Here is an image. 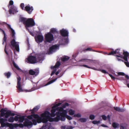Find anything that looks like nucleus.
<instances>
[{
	"mask_svg": "<svg viewBox=\"0 0 129 129\" xmlns=\"http://www.w3.org/2000/svg\"><path fill=\"white\" fill-rule=\"evenodd\" d=\"M19 21L25 25L26 27H31L35 25L34 20L32 18L27 19L26 18L21 17L19 19Z\"/></svg>",
	"mask_w": 129,
	"mask_h": 129,
	"instance_id": "f257e3e1",
	"label": "nucleus"
},
{
	"mask_svg": "<svg viewBox=\"0 0 129 129\" xmlns=\"http://www.w3.org/2000/svg\"><path fill=\"white\" fill-rule=\"evenodd\" d=\"M50 113L48 111H45L44 113H42L41 116L42 117H45V119H47V122L49 121L50 122L54 121L53 118L51 117L50 116Z\"/></svg>",
	"mask_w": 129,
	"mask_h": 129,
	"instance_id": "f03ea898",
	"label": "nucleus"
},
{
	"mask_svg": "<svg viewBox=\"0 0 129 129\" xmlns=\"http://www.w3.org/2000/svg\"><path fill=\"white\" fill-rule=\"evenodd\" d=\"M60 33L61 35L63 37H67L64 39V42L65 44H67L69 42L68 37L69 36V32L66 29H62L60 30Z\"/></svg>",
	"mask_w": 129,
	"mask_h": 129,
	"instance_id": "7ed1b4c3",
	"label": "nucleus"
},
{
	"mask_svg": "<svg viewBox=\"0 0 129 129\" xmlns=\"http://www.w3.org/2000/svg\"><path fill=\"white\" fill-rule=\"evenodd\" d=\"M45 37V41L47 42L50 43L54 40L53 36L50 32L46 34Z\"/></svg>",
	"mask_w": 129,
	"mask_h": 129,
	"instance_id": "20e7f679",
	"label": "nucleus"
},
{
	"mask_svg": "<svg viewBox=\"0 0 129 129\" xmlns=\"http://www.w3.org/2000/svg\"><path fill=\"white\" fill-rule=\"evenodd\" d=\"M10 43L11 45H10V46L11 48H12V47H15V49L17 51H19V42H16L15 40L14 39L11 40Z\"/></svg>",
	"mask_w": 129,
	"mask_h": 129,
	"instance_id": "39448f33",
	"label": "nucleus"
},
{
	"mask_svg": "<svg viewBox=\"0 0 129 129\" xmlns=\"http://www.w3.org/2000/svg\"><path fill=\"white\" fill-rule=\"evenodd\" d=\"M58 115L60 117V120L62 121H64L65 120V117L67 115V112L66 110H64L62 112H56Z\"/></svg>",
	"mask_w": 129,
	"mask_h": 129,
	"instance_id": "423d86ee",
	"label": "nucleus"
},
{
	"mask_svg": "<svg viewBox=\"0 0 129 129\" xmlns=\"http://www.w3.org/2000/svg\"><path fill=\"white\" fill-rule=\"evenodd\" d=\"M27 60L30 63L34 64L37 62L36 57L34 56H30L27 58Z\"/></svg>",
	"mask_w": 129,
	"mask_h": 129,
	"instance_id": "0eeeda50",
	"label": "nucleus"
},
{
	"mask_svg": "<svg viewBox=\"0 0 129 129\" xmlns=\"http://www.w3.org/2000/svg\"><path fill=\"white\" fill-rule=\"evenodd\" d=\"M21 80V79L20 77H19L17 78V85L16 86V87L18 90V91H17L18 92H22L23 91V89L21 87L20 82Z\"/></svg>",
	"mask_w": 129,
	"mask_h": 129,
	"instance_id": "6e6552de",
	"label": "nucleus"
},
{
	"mask_svg": "<svg viewBox=\"0 0 129 129\" xmlns=\"http://www.w3.org/2000/svg\"><path fill=\"white\" fill-rule=\"evenodd\" d=\"M35 39L37 43H41L44 40V37L42 35H39L35 37Z\"/></svg>",
	"mask_w": 129,
	"mask_h": 129,
	"instance_id": "1a4fd4ad",
	"label": "nucleus"
},
{
	"mask_svg": "<svg viewBox=\"0 0 129 129\" xmlns=\"http://www.w3.org/2000/svg\"><path fill=\"white\" fill-rule=\"evenodd\" d=\"M10 7V8L9 9V13L10 14H14L16 12H18L17 8L14 7V6H11Z\"/></svg>",
	"mask_w": 129,
	"mask_h": 129,
	"instance_id": "9d476101",
	"label": "nucleus"
},
{
	"mask_svg": "<svg viewBox=\"0 0 129 129\" xmlns=\"http://www.w3.org/2000/svg\"><path fill=\"white\" fill-rule=\"evenodd\" d=\"M34 9L32 6L30 7L29 5L25 7V10L27 11L29 14H31L33 10Z\"/></svg>",
	"mask_w": 129,
	"mask_h": 129,
	"instance_id": "9b49d317",
	"label": "nucleus"
},
{
	"mask_svg": "<svg viewBox=\"0 0 129 129\" xmlns=\"http://www.w3.org/2000/svg\"><path fill=\"white\" fill-rule=\"evenodd\" d=\"M37 120L38 122L39 123L42 122L44 123H46L47 121V119H45V117H42L41 116V117L39 116L37 119Z\"/></svg>",
	"mask_w": 129,
	"mask_h": 129,
	"instance_id": "f8f14e48",
	"label": "nucleus"
},
{
	"mask_svg": "<svg viewBox=\"0 0 129 129\" xmlns=\"http://www.w3.org/2000/svg\"><path fill=\"white\" fill-rule=\"evenodd\" d=\"M58 46L56 45H52V46L50 47L49 49V52L51 53H52L54 52H55L56 49Z\"/></svg>",
	"mask_w": 129,
	"mask_h": 129,
	"instance_id": "ddd939ff",
	"label": "nucleus"
},
{
	"mask_svg": "<svg viewBox=\"0 0 129 129\" xmlns=\"http://www.w3.org/2000/svg\"><path fill=\"white\" fill-rule=\"evenodd\" d=\"M120 50L119 49H116L115 51H112L108 54V55H113L114 54H117L118 55H121V53L120 52Z\"/></svg>",
	"mask_w": 129,
	"mask_h": 129,
	"instance_id": "4468645a",
	"label": "nucleus"
},
{
	"mask_svg": "<svg viewBox=\"0 0 129 129\" xmlns=\"http://www.w3.org/2000/svg\"><path fill=\"white\" fill-rule=\"evenodd\" d=\"M56 110V108L55 107H53V106L52 107L51 111V113H50V114L51 117H54L55 116L56 114V113H55V112Z\"/></svg>",
	"mask_w": 129,
	"mask_h": 129,
	"instance_id": "2eb2a0df",
	"label": "nucleus"
},
{
	"mask_svg": "<svg viewBox=\"0 0 129 129\" xmlns=\"http://www.w3.org/2000/svg\"><path fill=\"white\" fill-rule=\"evenodd\" d=\"M32 124L31 121H30L29 120L27 119H26L25 122L23 123L24 125L25 126H31L32 125Z\"/></svg>",
	"mask_w": 129,
	"mask_h": 129,
	"instance_id": "dca6fc26",
	"label": "nucleus"
},
{
	"mask_svg": "<svg viewBox=\"0 0 129 129\" xmlns=\"http://www.w3.org/2000/svg\"><path fill=\"white\" fill-rule=\"evenodd\" d=\"M39 73V71L38 70H36L35 71L32 70H30L29 72V74L32 75H37Z\"/></svg>",
	"mask_w": 129,
	"mask_h": 129,
	"instance_id": "f3484780",
	"label": "nucleus"
},
{
	"mask_svg": "<svg viewBox=\"0 0 129 129\" xmlns=\"http://www.w3.org/2000/svg\"><path fill=\"white\" fill-rule=\"evenodd\" d=\"M7 25L8 28L9 29H10L11 30V31L12 37L13 38H15V34L14 30L11 27L10 25L8 24H7Z\"/></svg>",
	"mask_w": 129,
	"mask_h": 129,
	"instance_id": "a211bd4d",
	"label": "nucleus"
},
{
	"mask_svg": "<svg viewBox=\"0 0 129 129\" xmlns=\"http://www.w3.org/2000/svg\"><path fill=\"white\" fill-rule=\"evenodd\" d=\"M0 30L1 31H2L3 32V34H4V37L3 38V42L2 44H4V42H5L6 43V40L7 38L6 37V34L5 33V32L4 30L1 29L0 28Z\"/></svg>",
	"mask_w": 129,
	"mask_h": 129,
	"instance_id": "6ab92c4d",
	"label": "nucleus"
},
{
	"mask_svg": "<svg viewBox=\"0 0 129 129\" xmlns=\"http://www.w3.org/2000/svg\"><path fill=\"white\" fill-rule=\"evenodd\" d=\"M40 107L39 106H36L34 107L33 109L30 110V111L31 112V114L35 113V112L38 111Z\"/></svg>",
	"mask_w": 129,
	"mask_h": 129,
	"instance_id": "aec40b11",
	"label": "nucleus"
},
{
	"mask_svg": "<svg viewBox=\"0 0 129 129\" xmlns=\"http://www.w3.org/2000/svg\"><path fill=\"white\" fill-rule=\"evenodd\" d=\"M62 76V75H61V76H59V75L58 77L57 78L54 79H52V80L49 81L46 84H45L44 86H47L48 85H49L50 84L54 82L55 81L57 80V79L58 78H59V77H61Z\"/></svg>",
	"mask_w": 129,
	"mask_h": 129,
	"instance_id": "412c9836",
	"label": "nucleus"
},
{
	"mask_svg": "<svg viewBox=\"0 0 129 129\" xmlns=\"http://www.w3.org/2000/svg\"><path fill=\"white\" fill-rule=\"evenodd\" d=\"M114 108L115 110L119 112H123L125 111L124 109L120 108L117 107H114Z\"/></svg>",
	"mask_w": 129,
	"mask_h": 129,
	"instance_id": "4be33fe9",
	"label": "nucleus"
},
{
	"mask_svg": "<svg viewBox=\"0 0 129 129\" xmlns=\"http://www.w3.org/2000/svg\"><path fill=\"white\" fill-rule=\"evenodd\" d=\"M118 75H121L125 76V78L127 79H129V77L127 75H125L124 73L122 72H119L118 73Z\"/></svg>",
	"mask_w": 129,
	"mask_h": 129,
	"instance_id": "5701e85b",
	"label": "nucleus"
},
{
	"mask_svg": "<svg viewBox=\"0 0 129 129\" xmlns=\"http://www.w3.org/2000/svg\"><path fill=\"white\" fill-rule=\"evenodd\" d=\"M115 56L118 61H123V60L122 59H123V56H122L121 55H116Z\"/></svg>",
	"mask_w": 129,
	"mask_h": 129,
	"instance_id": "b1692460",
	"label": "nucleus"
},
{
	"mask_svg": "<svg viewBox=\"0 0 129 129\" xmlns=\"http://www.w3.org/2000/svg\"><path fill=\"white\" fill-rule=\"evenodd\" d=\"M60 64V63L59 61H57L55 65L53 67L51 66V69H56L58 68Z\"/></svg>",
	"mask_w": 129,
	"mask_h": 129,
	"instance_id": "393cba45",
	"label": "nucleus"
},
{
	"mask_svg": "<svg viewBox=\"0 0 129 129\" xmlns=\"http://www.w3.org/2000/svg\"><path fill=\"white\" fill-rule=\"evenodd\" d=\"M1 115V117H3L5 115V112H6V110L4 109H2L0 111Z\"/></svg>",
	"mask_w": 129,
	"mask_h": 129,
	"instance_id": "a878e982",
	"label": "nucleus"
},
{
	"mask_svg": "<svg viewBox=\"0 0 129 129\" xmlns=\"http://www.w3.org/2000/svg\"><path fill=\"white\" fill-rule=\"evenodd\" d=\"M56 117L53 118L54 121L58 122L59 120H60V117H59V116L57 114V113H56Z\"/></svg>",
	"mask_w": 129,
	"mask_h": 129,
	"instance_id": "bb28decb",
	"label": "nucleus"
},
{
	"mask_svg": "<svg viewBox=\"0 0 129 129\" xmlns=\"http://www.w3.org/2000/svg\"><path fill=\"white\" fill-rule=\"evenodd\" d=\"M50 33H52L53 34H57L58 33L56 29L54 28H52L51 29Z\"/></svg>",
	"mask_w": 129,
	"mask_h": 129,
	"instance_id": "cd10ccee",
	"label": "nucleus"
},
{
	"mask_svg": "<svg viewBox=\"0 0 129 129\" xmlns=\"http://www.w3.org/2000/svg\"><path fill=\"white\" fill-rule=\"evenodd\" d=\"M92 69L96 70H98L99 71H101V72H102V73H103L104 74H108V72H107L105 70H101V69H99V70H97L96 69H95L94 68H92Z\"/></svg>",
	"mask_w": 129,
	"mask_h": 129,
	"instance_id": "c85d7f7f",
	"label": "nucleus"
},
{
	"mask_svg": "<svg viewBox=\"0 0 129 129\" xmlns=\"http://www.w3.org/2000/svg\"><path fill=\"white\" fill-rule=\"evenodd\" d=\"M25 119L24 117V116L19 117L18 121L19 122H22Z\"/></svg>",
	"mask_w": 129,
	"mask_h": 129,
	"instance_id": "c756f323",
	"label": "nucleus"
},
{
	"mask_svg": "<svg viewBox=\"0 0 129 129\" xmlns=\"http://www.w3.org/2000/svg\"><path fill=\"white\" fill-rule=\"evenodd\" d=\"M6 112L5 113V117L7 118H8L10 116V111L8 110L7 111H6Z\"/></svg>",
	"mask_w": 129,
	"mask_h": 129,
	"instance_id": "7c9ffc66",
	"label": "nucleus"
},
{
	"mask_svg": "<svg viewBox=\"0 0 129 129\" xmlns=\"http://www.w3.org/2000/svg\"><path fill=\"white\" fill-rule=\"evenodd\" d=\"M5 76L8 78H9L11 76V73L10 72H6L4 73Z\"/></svg>",
	"mask_w": 129,
	"mask_h": 129,
	"instance_id": "2f4dec72",
	"label": "nucleus"
},
{
	"mask_svg": "<svg viewBox=\"0 0 129 129\" xmlns=\"http://www.w3.org/2000/svg\"><path fill=\"white\" fill-rule=\"evenodd\" d=\"M70 59V57L67 56H63L62 58V60L63 61H65L68 60Z\"/></svg>",
	"mask_w": 129,
	"mask_h": 129,
	"instance_id": "473e14b6",
	"label": "nucleus"
},
{
	"mask_svg": "<svg viewBox=\"0 0 129 129\" xmlns=\"http://www.w3.org/2000/svg\"><path fill=\"white\" fill-rule=\"evenodd\" d=\"M7 126L11 128H13L14 127V125L12 123L7 122Z\"/></svg>",
	"mask_w": 129,
	"mask_h": 129,
	"instance_id": "72a5a7b5",
	"label": "nucleus"
},
{
	"mask_svg": "<svg viewBox=\"0 0 129 129\" xmlns=\"http://www.w3.org/2000/svg\"><path fill=\"white\" fill-rule=\"evenodd\" d=\"M56 111H58L59 112H63L64 110L63 108L61 107H59L56 108Z\"/></svg>",
	"mask_w": 129,
	"mask_h": 129,
	"instance_id": "f704fd0d",
	"label": "nucleus"
},
{
	"mask_svg": "<svg viewBox=\"0 0 129 129\" xmlns=\"http://www.w3.org/2000/svg\"><path fill=\"white\" fill-rule=\"evenodd\" d=\"M14 121V117H12L9 118L8 119V121L10 122H13Z\"/></svg>",
	"mask_w": 129,
	"mask_h": 129,
	"instance_id": "c9c22d12",
	"label": "nucleus"
},
{
	"mask_svg": "<svg viewBox=\"0 0 129 129\" xmlns=\"http://www.w3.org/2000/svg\"><path fill=\"white\" fill-rule=\"evenodd\" d=\"M79 120L82 122H84L86 121V119L85 118H81L79 119Z\"/></svg>",
	"mask_w": 129,
	"mask_h": 129,
	"instance_id": "e433bc0d",
	"label": "nucleus"
},
{
	"mask_svg": "<svg viewBox=\"0 0 129 129\" xmlns=\"http://www.w3.org/2000/svg\"><path fill=\"white\" fill-rule=\"evenodd\" d=\"M7 119L1 118L0 119V123H1L7 121Z\"/></svg>",
	"mask_w": 129,
	"mask_h": 129,
	"instance_id": "4c0bfd02",
	"label": "nucleus"
},
{
	"mask_svg": "<svg viewBox=\"0 0 129 129\" xmlns=\"http://www.w3.org/2000/svg\"><path fill=\"white\" fill-rule=\"evenodd\" d=\"M69 114L70 115H73L74 113V111L72 110V109L70 110L69 111Z\"/></svg>",
	"mask_w": 129,
	"mask_h": 129,
	"instance_id": "58836bf2",
	"label": "nucleus"
},
{
	"mask_svg": "<svg viewBox=\"0 0 129 129\" xmlns=\"http://www.w3.org/2000/svg\"><path fill=\"white\" fill-rule=\"evenodd\" d=\"M33 115V117L35 119H37L39 116L37 114H35V113L32 114Z\"/></svg>",
	"mask_w": 129,
	"mask_h": 129,
	"instance_id": "ea45409f",
	"label": "nucleus"
},
{
	"mask_svg": "<svg viewBox=\"0 0 129 129\" xmlns=\"http://www.w3.org/2000/svg\"><path fill=\"white\" fill-rule=\"evenodd\" d=\"M116 79L120 80L121 81H122V80H125V79H124V78L123 77H119L118 78H116Z\"/></svg>",
	"mask_w": 129,
	"mask_h": 129,
	"instance_id": "a19ab883",
	"label": "nucleus"
},
{
	"mask_svg": "<svg viewBox=\"0 0 129 129\" xmlns=\"http://www.w3.org/2000/svg\"><path fill=\"white\" fill-rule=\"evenodd\" d=\"M13 66L15 68H16L18 70H19L20 69V68L18 67L17 65V64L15 63L14 62H13Z\"/></svg>",
	"mask_w": 129,
	"mask_h": 129,
	"instance_id": "79ce46f5",
	"label": "nucleus"
},
{
	"mask_svg": "<svg viewBox=\"0 0 129 129\" xmlns=\"http://www.w3.org/2000/svg\"><path fill=\"white\" fill-rule=\"evenodd\" d=\"M13 3H14V2L13 1H12V0L10 1L9 2V6H8L9 8V6H14L13 5Z\"/></svg>",
	"mask_w": 129,
	"mask_h": 129,
	"instance_id": "37998d69",
	"label": "nucleus"
},
{
	"mask_svg": "<svg viewBox=\"0 0 129 129\" xmlns=\"http://www.w3.org/2000/svg\"><path fill=\"white\" fill-rule=\"evenodd\" d=\"M100 123V121L99 120L97 121L96 120H94L92 121V123L94 124H96L99 123Z\"/></svg>",
	"mask_w": 129,
	"mask_h": 129,
	"instance_id": "c03bdc74",
	"label": "nucleus"
},
{
	"mask_svg": "<svg viewBox=\"0 0 129 129\" xmlns=\"http://www.w3.org/2000/svg\"><path fill=\"white\" fill-rule=\"evenodd\" d=\"M83 60H85L86 61V62H91V60L89 59H81L80 61H83Z\"/></svg>",
	"mask_w": 129,
	"mask_h": 129,
	"instance_id": "a18cd8bd",
	"label": "nucleus"
},
{
	"mask_svg": "<svg viewBox=\"0 0 129 129\" xmlns=\"http://www.w3.org/2000/svg\"><path fill=\"white\" fill-rule=\"evenodd\" d=\"M20 7L22 10H25L24 9V4L23 3H21L20 5Z\"/></svg>",
	"mask_w": 129,
	"mask_h": 129,
	"instance_id": "49530a36",
	"label": "nucleus"
},
{
	"mask_svg": "<svg viewBox=\"0 0 129 129\" xmlns=\"http://www.w3.org/2000/svg\"><path fill=\"white\" fill-rule=\"evenodd\" d=\"M1 126L2 127H4L5 126H7V122L6 123L5 122L2 123H1Z\"/></svg>",
	"mask_w": 129,
	"mask_h": 129,
	"instance_id": "de8ad7c7",
	"label": "nucleus"
},
{
	"mask_svg": "<svg viewBox=\"0 0 129 129\" xmlns=\"http://www.w3.org/2000/svg\"><path fill=\"white\" fill-rule=\"evenodd\" d=\"M46 127L47 128V129H54V128L52 127L50 125L49 126H48L47 125H46Z\"/></svg>",
	"mask_w": 129,
	"mask_h": 129,
	"instance_id": "09e8293b",
	"label": "nucleus"
},
{
	"mask_svg": "<svg viewBox=\"0 0 129 129\" xmlns=\"http://www.w3.org/2000/svg\"><path fill=\"white\" fill-rule=\"evenodd\" d=\"M61 104V103H59L57 104H55L53 106V107H55L56 108L57 107L59 106Z\"/></svg>",
	"mask_w": 129,
	"mask_h": 129,
	"instance_id": "8fccbe9b",
	"label": "nucleus"
},
{
	"mask_svg": "<svg viewBox=\"0 0 129 129\" xmlns=\"http://www.w3.org/2000/svg\"><path fill=\"white\" fill-rule=\"evenodd\" d=\"M81 115L80 114H75L74 115V117H77L78 118L81 117Z\"/></svg>",
	"mask_w": 129,
	"mask_h": 129,
	"instance_id": "3c124183",
	"label": "nucleus"
},
{
	"mask_svg": "<svg viewBox=\"0 0 129 129\" xmlns=\"http://www.w3.org/2000/svg\"><path fill=\"white\" fill-rule=\"evenodd\" d=\"M28 118L29 119H31L33 118V114H31L30 115H28L27 116Z\"/></svg>",
	"mask_w": 129,
	"mask_h": 129,
	"instance_id": "603ef678",
	"label": "nucleus"
},
{
	"mask_svg": "<svg viewBox=\"0 0 129 129\" xmlns=\"http://www.w3.org/2000/svg\"><path fill=\"white\" fill-rule=\"evenodd\" d=\"M94 118V116L92 114L89 116V118L91 120H93Z\"/></svg>",
	"mask_w": 129,
	"mask_h": 129,
	"instance_id": "864d4df0",
	"label": "nucleus"
},
{
	"mask_svg": "<svg viewBox=\"0 0 129 129\" xmlns=\"http://www.w3.org/2000/svg\"><path fill=\"white\" fill-rule=\"evenodd\" d=\"M80 66H81V67H86L87 68H89V69L91 68V69H92V68H91L90 67L88 66L87 65H85V64L81 65H80Z\"/></svg>",
	"mask_w": 129,
	"mask_h": 129,
	"instance_id": "5fc2aeb1",
	"label": "nucleus"
},
{
	"mask_svg": "<svg viewBox=\"0 0 129 129\" xmlns=\"http://www.w3.org/2000/svg\"><path fill=\"white\" fill-rule=\"evenodd\" d=\"M54 70L52 72L51 74V76H52L56 72V69H54Z\"/></svg>",
	"mask_w": 129,
	"mask_h": 129,
	"instance_id": "6e6d98bb",
	"label": "nucleus"
},
{
	"mask_svg": "<svg viewBox=\"0 0 129 129\" xmlns=\"http://www.w3.org/2000/svg\"><path fill=\"white\" fill-rule=\"evenodd\" d=\"M113 127L114 128H116L117 127V125L115 122H113L112 124Z\"/></svg>",
	"mask_w": 129,
	"mask_h": 129,
	"instance_id": "4d7b16f0",
	"label": "nucleus"
},
{
	"mask_svg": "<svg viewBox=\"0 0 129 129\" xmlns=\"http://www.w3.org/2000/svg\"><path fill=\"white\" fill-rule=\"evenodd\" d=\"M109 75L111 77V79L114 80L116 79V78L113 76L112 75L108 73Z\"/></svg>",
	"mask_w": 129,
	"mask_h": 129,
	"instance_id": "13d9d810",
	"label": "nucleus"
},
{
	"mask_svg": "<svg viewBox=\"0 0 129 129\" xmlns=\"http://www.w3.org/2000/svg\"><path fill=\"white\" fill-rule=\"evenodd\" d=\"M68 119L71 120L72 119V118L70 116L67 115L66 117Z\"/></svg>",
	"mask_w": 129,
	"mask_h": 129,
	"instance_id": "bf43d9fd",
	"label": "nucleus"
},
{
	"mask_svg": "<svg viewBox=\"0 0 129 129\" xmlns=\"http://www.w3.org/2000/svg\"><path fill=\"white\" fill-rule=\"evenodd\" d=\"M14 120L15 121H17L19 120V117L17 116H15L14 118Z\"/></svg>",
	"mask_w": 129,
	"mask_h": 129,
	"instance_id": "052dcab7",
	"label": "nucleus"
},
{
	"mask_svg": "<svg viewBox=\"0 0 129 129\" xmlns=\"http://www.w3.org/2000/svg\"><path fill=\"white\" fill-rule=\"evenodd\" d=\"M103 119L104 120H106L107 119V117L105 115H103L102 116Z\"/></svg>",
	"mask_w": 129,
	"mask_h": 129,
	"instance_id": "680f3d73",
	"label": "nucleus"
},
{
	"mask_svg": "<svg viewBox=\"0 0 129 129\" xmlns=\"http://www.w3.org/2000/svg\"><path fill=\"white\" fill-rule=\"evenodd\" d=\"M124 63L127 67H129V63L128 62V61L124 62Z\"/></svg>",
	"mask_w": 129,
	"mask_h": 129,
	"instance_id": "e2e57ef3",
	"label": "nucleus"
},
{
	"mask_svg": "<svg viewBox=\"0 0 129 129\" xmlns=\"http://www.w3.org/2000/svg\"><path fill=\"white\" fill-rule=\"evenodd\" d=\"M73 126H69L67 127L66 129H73Z\"/></svg>",
	"mask_w": 129,
	"mask_h": 129,
	"instance_id": "0e129e2a",
	"label": "nucleus"
},
{
	"mask_svg": "<svg viewBox=\"0 0 129 129\" xmlns=\"http://www.w3.org/2000/svg\"><path fill=\"white\" fill-rule=\"evenodd\" d=\"M19 126L20 127H22L23 126V124L21 123H20L19 124Z\"/></svg>",
	"mask_w": 129,
	"mask_h": 129,
	"instance_id": "69168bd1",
	"label": "nucleus"
},
{
	"mask_svg": "<svg viewBox=\"0 0 129 129\" xmlns=\"http://www.w3.org/2000/svg\"><path fill=\"white\" fill-rule=\"evenodd\" d=\"M13 125H14V127H18L19 126V124L17 123L14 124Z\"/></svg>",
	"mask_w": 129,
	"mask_h": 129,
	"instance_id": "338daca9",
	"label": "nucleus"
},
{
	"mask_svg": "<svg viewBox=\"0 0 129 129\" xmlns=\"http://www.w3.org/2000/svg\"><path fill=\"white\" fill-rule=\"evenodd\" d=\"M10 116H13L14 115H15V114L14 113H12L10 111Z\"/></svg>",
	"mask_w": 129,
	"mask_h": 129,
	"instance_id": "774afa93",
	"label": "nucleus"
}]
</instances>
